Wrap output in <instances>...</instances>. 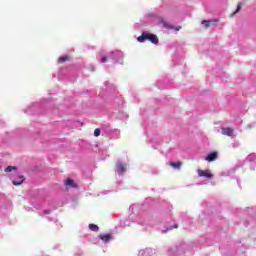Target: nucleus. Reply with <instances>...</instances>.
<instances>
[{
  "label": "nucleus",
  "instance_id": "1",
  "mask_svg": "<svg viewBox=\"0 0 256 256\" xmlns=\"http://www.w3.org/2000/svg\"><path fill=\"white\" fill-rule=\"evenodd\" d=\"M123 58H124V55H123V52H121V50L110 51L108 53L102 50L98 53L96 57L99 63H107V60L111 59L114 65H117V63H119L120 65H123Z\"/></svg>",
  "mask_w": 256,
  "mask_h": 256
},
{
  "label": "nucleus",
  "instance_id": "2",
  "mask_svg": "<svg viewBox=\"0 0 256 256\" xmlns=\"http://www.w3.org/2000/svg\"><path fill=\"white\" fill-rule=\"evenodd\" d=\"M135 211H137V205L133 204L132 206L129 207V212H130L129 219L130 221H132V223H137L142 227H149V225H152L151 220L147 215H139L136 218L133 217V213H135Z\"/></svg>",
  "mask_w": 256,
  "mask_h": 256
},
{
  "label": "nucleus",
  "instance_id": "3",
  "mask_svg": "<svg viewBox=\"0 0 256 256\" xmlns=\"http://www.w3.org/2000/svg\"><path fill=\"white\" fill-rule=\"evenodd\" d=\"M43 111H45V102L31 104L24 110V113L26 115H43Z\"/></svg>",
  "mask_w": 256,
  "mask_h": 256
},
{
  "label": "nucleus",
  "instance_id": "4",
  "mask_svg": "<svg viewBox=\"0 0 256 256\" xmlns=\"http://www.w3.org/2000/svg\"><path fill=\"white\" fill-rule=\"evenodd\" d=\"M145 41H150L153 45H159V37L147 31L142 32L141 36L137 38L138 43H145Z\"/></svg>",
  "mask_w": 256,
  "mask_h": 256
},
{
  "label": "nucleus",
  "instance_id": "5",
  "mask_svg": "<svg viewBox=\"0 0 256 256\" xmlns=\"http://www.w3.org/2000/svg\"><path fill=\"white\" fill-rule=\"evenodd\" d=\"M144 27H156V25L158 26H162L164 27V29H174V31H181V26H173L169 23H167L163 18H159L157 22H150L148 24L144 23L143 24Z\"/></svg>",
  "mask_w": 256,
  "mask_h": 256
},
{
  "label": "nucleus",
  "instance_id": "6",
  "mask_svg": "<svg viewBox=\"0 0 256 256\" xmlns=\"http://www.w3.org/2000/svg\"><path fill=\"white\" fill-rule=\"evenodd\" d=\"M187 249V243L182 242L169 250V256H185V253H187Z\"/></svg>",
  "mask_w": 256,
  "mask_h": 256
},
{
  "label": "nucleus",
  "instance_id": "7",
  "mask_svg": "<svg viewBox=\"0 0 256 256\" xmlns=\"http://www.w3.org/2000/svg\"><path fill=\"white\" fill-rule=\"evenodd\" d=\"M236 247H237L236 252H233V251L227 252L223 248H220V251H221L223 256H246L245 255V249L243 248V244L238 243L236 245Z\"/></svg>",
  "mask_w": 256,
  "mask_h": 256
},
{
  "label": "nucleus",
  "instance_id": "8",
  "mask_svg": "<svg viewBox=\"0 0 256 256\" xmlns=\"http://www.w3.org/2000/svg\"><path fill=\"white\" fill-rule=\"evenodd\" d=\"M125 171H127V164L123 163L121 160H118L116 163V173L123 176L125 175Z\"/></svg>",
  "mask_w": 256,
  "mask_h": 256
},
{
  "label": "nucleus",
  "instance_id": "9",
  "mask_svg": "<svg viewBox=\"0 0 256 256\" xmlns=\"http://www.w3.org/2000/svg\"><path fill=\"white\" fill-rule=\"evenodd\" d=\"M246 161L249 163L251 171H255V168H256V154L252 153V154L248 155L247 158H246Z\"/></svg>",
  "mask_w": 256,
  "mask_h": 256
},
{
  "label": "nucleus",
  "instance_id": "10",
  "mask_svg": "<svg viewBox=\"0 0 256 256\" xmlns=\"http://www.w3.org/2000/svg\"><path fill=\"white\" fill-rule=\"evenodd\" d=\"M23 181H25V176L23 175H18L14 179H12V183L16 187H19V185H23Z\"/></svg>",
  "mask_w": 256,
  "mask_h": 256
},
{
  "label": "nucleus",
  "instance_id": "11",
  "mask_svg": "<svg viewBox=\"0 0 256 256\" xmlns=\"http://www.w3.org/2000/svg\"><path fill=\"white\" fill-rule=\"evenodd\" d=\"M98 239L103 241V243H109V241H113V235L111 234H100Z\"/></svg>",
  "mask_w": 256,
  "mask_h": 256
},
{
  "label": "nucleus",
  "instance_id": "12",
  "mask_svg": "<svg viewBox=\"0 0 256 256\" xmlns=\"http://www.w3.org/2000/svg\"><path fill=\"white\" fill-rule=\"evenodd\" d=\"M198 175L200 177H205L206 179H213V174L209 170H198Z\"/></svg>",
  "mask_w": 256,
  "mask_h": 256
},
{
  "label": "nucleus",
  "instance_id": "13",
  "mask_svg": "<svg viewBox=\"0 0 256 256\" xmlns=\"http://www.w3.org/2000/svg\"><path fill=\"white\" fill-rule=\"evenodd\" d=\"M153 255V250L151 248H144L139 250L138 256H151Z\"/></svg>",
  "mask_w": 256,
  "mask_h": 256
},
{
  "label": "nucleus",
  "instance_id": "14",
  "mask_svg": "<svg viewBox=\"0 0 256 256\" xmlns=\"http://www.w3.org/2000/svg\"><path fill=\"white\" fill-rule=\"evenodd\" d=\"M218 157L217 152L213 151L210 152L207 156H206V161H208L209 163L215 161Z\"/></svg>",
  "mask_w": 256,
  "mask_h": 256
},
{
  "label": "nucleus",
  "instance_id": "15",
  "mask_svg": "<svg viewBox=\"0 0 256 256\" xmlns=\"http://www.w3.org/2000/svg\"><path fill=\"white\" fill-rule=\"evenodd\" d=\"M172 209H173V206L170 205V206L168 207L167 213H166V214H162V218H161L160 220H158V223H163L164 221H167V219H168V217H169V213H171Z\"/></svg>",
  "mask_w": 256,
  "mask_h": 256
},
{
  "label": "nucleus",
  "instance_id": "16",
  "mask_svg": "<svg viewBox=\"0 0 256 256\" xmlns=\"http://www.w3.org/2000/svg\"><path fill=\"white\" fill-rule=\"evenodd\" d=\"M222 135H227V137H233V129L232 128H222Z\"/></svg>",
  "mask_w": 256,
  "mask_h": 256
},
{
  "label": "nucleus",
  "instance_id": "17",
  "mask_svg": "<svg viewBox=\"0 0 256 256\" xmlns=\"http://www.w3.org/2000/svg\"><path fill=\"white\" fill-rule=\"evenodd\" d=\"M65 185L66 187H69V188H75L77 187V184H75V181L71 178H68L66 181H65Z\"/></svg>",
  "mask_w": 256,
  "mask_h": 256
},
{
  "label": "nucleus",
  "instance_id": "18",
  "mask_svg": "<svg viewBox=\"0 0 256 256\" xmlns=\"http://www.w3.org/2000/svg\"><path fill=\"white\" fill-rule=\"evenodd\" d=\"M110 139H119L121 137V133L119 130H114L112 133L109 134Z\"/></svg>",
  "mask_w": 256,
  "mask_h": 256
},
{
  "label": "nucleus",
  "instance_id": "19",
  "mask_svg": "<svg viewBox=\"0 0 256 256\" xmlns=\"http://www.w3.org/2000/svg\"><path fill=\"white\" fill-rule=\"evenodd\" d=\"M217 19H212V20H203L202 21V25H204V27H210L211 26V23H217Z\"/></svg>",
  "mask_w": 256,
  "mask_h": 256
},
{
  "label": "nucleus",
  "instance_id": "20",
  "mask_svg": "<svg viewBox=\"0 0 256 256\" xmlns=\"http://www.w3.org/2000/svg\"><path fill=\"white\" fill-rule=\"evenodd\" d=\"M198 245H207L209 247V246L213 245V242L211 240H209V238H207L205 242H203V240H199Z\"/></svg>",
  "mask_w": 256,
  "mask_h": 256
},
{
  "label": "nucleus",
  "instance_id": "21",
  "mask_svg": "<svg viewBox=\"0 0 256 256\" xmlns=\"http://www.w3.org/2000/svg\"><path fill=\"white\" fill-rule=\"evenodd\" d=\"M170 165H171V167H173V169L179 170V169H181L182 163L181 162H170Z\"/></svg>",
  "mask_w": 256,
  "mask_h": 256
},
{
  "label": "nucleus",
  "instance_id": "22",
  "mask_svg": "<svg viewBox=\"0 0 256 256\" xmlns=\"http://www.w3.org/2000/svg\"><path fill=\"white\" fill-rule=\"evenodd\" d=\"M90 231H94V233H97L99 231V226L96 224H89Z\"/></svg>",
  "mask_w": 256,
  "mask_h": 256
},
{
  "label": "nucleus",
  "instance_id": "23",
  "mask_svg": "<svg viewBox=\"0 0 256 256\" xmlns=\"http://www.w3.org/2000/svg\"><path fill=\"white\" fill-rule=\"evenodd\" d=\"M103 131H104V133H107L108 135H110V133H112L114 130L111 129V126L106 125L103 127Z\"/></svg>",
  "mask_w": 256,
  "mask_h": 256
},
{
  "label": "nucleus",
  "instance_id": "24",
  "mask_svg": "<svg viewBox=\"0 0 256 256\" xmlns=\"http://www.w3.org/2000/svg\"><path fill=\"white\" fill-rule=\"evenodd\" d=\"M178 227V224H174L173 226H169L166 230H163V233H167V231H173V229H178Z\"/></svg>",
  "mask_w": 256,
  "mask_h": 256
},
{
  "label": "nucleus",
  "instance_id": "25",
  "mask_svg": "<svg viewBox=\"0 0 256 256\" xmlns=\"http://www.w3.org/2000/svg\"><path fill=\"white\" fill-rule=\"evenodd\" d=\"M11 171H17V167L15 166H8L5 168L6 173H11Z\"/></svg>",
  "mask_w": 256,
  "mask_h": 256
},
{
  "label": "nucleus",
  "instance_id": "26",
  "mask_svg": "<svg viewBox=\"0 0 256 256\" xmlns=\"http://www.w3.org/2000/svg\"><path fill=\"white\" fill-rule=\"evenodd\" d=\"M69 57L68 56H61L58 58V63H65V61H68Z\"/></svg>",
  "mask_w": 256,
  "mask_h": 256
},
{
  "label": "nucleus",
  "instance_id": "27",
  "mask_svg": "<svg viewBox=\"0 0 256 256\" xmlns=\"http://www.w3.org/2000/svg\"><path fill=\"white\" fill-rule=\"evenodd\" d=\"M99 135H101V129L96 128L95 131H94V137H99Z\"/></svg>",
  "mask_w": 256,
  "mask_h": 256
},
{
  "label": "nucleus",
  "instance_id": "28",
  "mask_svg": "<svg viewBox=\"0 0 256 256\" xmlns=\"http://www.w3.org/2000/svg\"><path fill=\"white\" fill-rule=\"evenodd\" d=\"M51 209H46V210H44L43 211V213H44V215H49V214H51Z\"/></svg>",
  "mask_w": 256,
  "mask_h": 256
},
{
  "label": "nucleus",
  "instance_id": "29",
  "mask_svg": "<svg viewBox=\"0 0 256 256\" xmlns=\"http://www.w3.org/2000/svg\"><path fill=\"white\" fill-rule=\"evenodd\" d=\"M241 11V5L237 6L236 11L233 13V15H235V13H239Z\"/></svg>",
  "mask_w": 256,
  "mask_h": 256
},
{
  "label": "nucleus",
  "instance_id": "30",
  "mask_svg": "<svg viewBox=\"0 0 256 256\" xmlns=\"http://www.w3.org/2000/svg\"><path fill=\"white\" fill-rule=\"evenodd\" d=\"M107 85H109V81H105V82H104V87H105V88H103V89H104L105 91H107Z\"/></svg>",
  "mask_w": 256,
  "mask_h": 256
},
{
  "label": "nucleus",
  "instance_id": "31",
  "mask_svg": "<svg viewBox=\"0 0 256 256\" xmlns=\"http://www.w3.org/2000/svg\"><path fill=\"white\" fill-rule=\"evenodd\" d=\"M200 219H205V212L200 215Z\"/></svg>",
  "mask_w": 256,
  "mask_h": 256
},
{
  "label": "nucleus",
  "instance_id": "32",
  "mask_svg": "<svg viewBox=\"0 0 256 256\" xmlns=\"http://www.w3.org/2000/svg\"><path fill=\"white\" fill-rule=\"evenodd\" d=\"M89 67H90V69H91L92 72L95 71V66L90 65Z\"/></svg>",
  "mask_w": 256,
  "mask_h": 256
},
{
  "label": "nucleus",
  "instance_id": "33",
  "mask_svg": "<svg viewBox=\"0 0 256 256\" xmlns=\"http://www.w3.org/2000/svg\"><path fill=\"white\" fill-rule=\"evenodd\" d=\"M158 89H163V87H161V81H158Z\"/></svg>",
  "mask_w": 256,
  "mask_h": 256
},
{
  "label": "nucleus",
  "instance_id": "34",
  "mask_svg": "<svg viewBox=\"0 0 256 256\" xmlns=\"http://www.w3.org/2000/svg\"><path fill=\"white\" fill-rule=\"evenodd\" d=\"M75 81H77V79H76V78H74V79L70 80V82H71V83H75Z\"/></svg>",
  "mask_w": 256,
  "mask_h": 256
},
{
  "label": "nucleus",
  "instance_id": "35",
  "mask_svg": "<svg viewBox=\"0 0 256 256\" xmlns=\"http://www.w3.org/2000/svg\"><path fill=\"white\" fill-rule=\"evenodd\" d=\"M237 184L241 187V182L237 179Z\"/></svg>",
  "mask_w": 256,
  "mask_h": 256
},
{
  "label": "nucleus",
  "instance_id": "36",
  "mask_svg": "<svg viewBox=\"0 0 256 256\" xmlns=\"http://www.w3.org/2000/svg\"><path fill=\"white\" fill-rule=\"evenodd\" d=\"M47 219H48V221H54V219H53V218H49V217H47Z\"/></svg>",
  "mask_w": 256,
  "mask_h": 256
},
{
  "label": "nucleus",
  "instance_id": "37",
  "mask_svg": "<svg viewBox=\"0 0 256 256\" xmlns=\"http://www.w3.org/2000/svg\"><path fill=\"white\" fill-rule=\"evenodd\" d=\"M141 115H142V117H144V116H145V114H144L143 112H141Z\"/></svg>",
  "mask_w": 256,
  "mask_h": 256
},
{
  "label": "nucleus",
  "instance_id": "38",
  "mask_svg": "<svg viewBox=\"0 0 256 256\" xmlns=\"http://www.w3.org/2000/svg\"><path fill=\"white\" fill-rule=\"evenodd\" d=\"M172 61H175V56L173 57Z\"/></svg>",
  "mask_w": 256,
  "mask_h": 256
},
{
  "label": "nucleus",
  "instance_id": "39",
  "mask_svg": "<svg viewBox=\"0 0 256 256\" xmlns=\"http://www.w3.org/2000/svg\"><path fill=\"white\" fill-rule=\"evenodd\" d=\"M125 225H129V224H127V222H125Z\"/></svg>",
  "mask_w": 256,
  "mask_h": 256
},
{
  "label": "nucleus",
  "instance_id": "40",
  "mask_svg": "<svg viewBox=\"0 0 256 256\" xmlns=\"http://www.w3.org/2000/svg\"><path fill=\"white\" fill-rule=\"evenodd\" d=\"M150 256H152V255H150Z\"/></svg>",
  "mask_w": 256,
  "mask_h": 256
}]
</instances>
